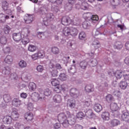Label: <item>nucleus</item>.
Listing matches in <instances>:
<instances>
[{
    "label": "nucleus",
    "instance_id": "1",
    "mask_svg": "<svg viewBox=\"0 0 129 129\" xmlns=\"http://www.w3.org/2000/svg\"><path fill=\"white\" fill-rule=\"evenodd\" d=\"M58 120L60 122H62V124L64 127H68L69 124H71L68 118H71L72 117V114L70 112L67 111L66 113H60L57 116Z\"/></svg>",
    "mask_w": 129,
    "mask_h": 129
},
{
    "label": "nucleus",
    "instance_id": "2",
    "mask_svg": "<svg viewBox=\"0 0 129 129\" xmlns=\"http://www.w3.org/2000/svg\"><path fill=\"white\" fill-rule=\"evenodd\" d=\"M55 16H54V14L53 13H48L46 15V17L43 18L42 25L44 26H49V23L51 22V21H53Z\"/></svg>",
    "mask_w": 129,
    "mask_h": 129
},
{
    "label": "nucleus",
    "instance_id": "3",
    "mask_svg": "<svg viewBox=\"0 0 129 129\" xmlns=\"http://www.w3.org/2000/svg\"><path fill=\"white\" fill-rule=\"evenodd\" d=\"M39 94L37 92H34L31 94V99L33 101H38L40 99H43L44 98V94L41 92H39Z\"/></svg>",
    "mask_w": 129,
    "mask_h": 129
},
{
    "label": "nucleus",
    "instance_id": "4",
    "mask_svg": "<svg viewBox=\"0 0 129 129\" xmlns=\"http://www.w3.org/2000/svg\"><path fill=\"white\" fill-rule=\"evenodd\" d=\"M61 22L63 26H68V25H70L72 23V20L70 19V17L64 16L62 18Z\"/></svg>",
    "mask_w": 129,
    "mask_h": 129
},
{
    "label": "nucleus",
    "instance_id": "5",
    "mask_svg": "<svg viewBox=\"0 0 129 129\" xmlns=\"http://www.w3.org/2000/svg\"><path fill=\"white\" fill-rule=\"evenodd\" d=\"M24 20L25 24H32L34 21V17L33 15L26 14L24 17Z\"/></svg>",
    "mask_w": 129,
    "mask_h": 129
},
{
    "label": "nucleus",
    "instance_id": "6",
    "mask_svg": "<svg viewBox=\"0 0 129 129\" xmlns=\"http://www.w3.org/2000/svg\"><path fill=\"white\" fill-rule=\"evenodd\" d=\"M12 38L15 42H20L22 40V34L21 33H14L12 34Z\"/></svg>",
    "mask_w": 129,
    "mask_h": 129
},
{
    "label": "nucleus",
    "instance_id": "7",
    "mask_svg": "<svg viewBox=\"0 0 129 129\" xmlns=\"http://www.w3.org/2000/svg\"><path fill=\"white\" fill-rule=\"evenodd\" d=\"M49 66L50 68H52L50 70V75H51V76L52 77H57V76H58V72L57 70L54 69V64H50Z\"/></svg>",
    "mask_w": 129,
    "mask_h": 129
},
{
    "label": "nucleus",
    "instance_id": "8",
    "mask_svg": "<svg viewBox=\"0 0 129 129\" xmlns=\"http://www.w3.org/2000/svg\"><path fill=\"white\" fill-rule=\"evenodd\" d=\"M70 94L73 98H77L79 95L78 94V90L76 88H72L70 90Z\"/></svg>",
    "mask_w": 129,
    "mask_h": 129
},
{
    "label": "nucleus",
    "instance_id": "9",
    "mask_svg": "<svg viewBox=\"0 0 129 129\" xmlns=\"http://www.w3.org/2000/svg\"><path fill=\"white\" fill-rule=\"evenodd\" d=\"M3 121L5 124H11L13 121V118L11 116H5L3 119Z\"/></svg>",
    "mask_w": 129,
    "mask_h": 129
},
{
    "label": "nucleus",
    "instance_id": "10",
    "mask_svg": "<svg viewBox=\"0 0 129 129\" xmlns=\"http://www.w3.org/2000/svg\"><path fill=\"white\" fill-rule=\"evenodd\" d=\"M39 92H41V93H42V94L44 95V98L45 97V96H50L52 95V91H51V90L49 89H46L44 90V92L43 90L39 89Z\"/></svg>",
    "mask_w": 129,
    "mask_h": 129
},
{
    "label": "nucleus",
    "instance_id": "11",
    "mask_svg": "<svg viewBox=\"0 0 129 129\" xmlns=\"http://www.w3.org/2000/svg\"><path fill=\"white\" fill-rule=\"evenodd\" d=\"M53 100L55 103H61L62 100V96L59 94H56L53 96Z\"/></svg>",
    "mask_w": 129,
    "mask_h": 129
},
{
    "label": "nucleus",
    "instance_id": "12",
    "mask_svg": "<svg viewBox=\"0 0 129 129\" xmlns=\"http://www.w3.org/2000/svg\"><path fill=\"white\" fill-rule=\"evenodd\" d=\"M83 104L84 107H89V106H91V105H92V100H91V98H87L83 102Z\"/></svg>",
    "mask_w": 129,
    "mask_h": 129
},
{
    "label": "nucleus",
    "instance_id": "13",
    "mask_svg": "<svg viewBox=\"0 0 129 129\" xmlns=\"http://www.w3.org/2000/svg\"><path fill=\"white\" fill-rule=\"evenodd\" d=\"M67 105L70 108L73 109L76 106V102L75 100L69 99L68 100Z\"/></svg>",
    "mask_w": 129,
    "mask_h": 129
},
{
    "label": "nucleus",
    "instance_id": "14",
    "mask_svg": "<svg viewBox=\"0 0 129 129\" xmlns=\"http://www.w3.org/2000/svg\"><path fill=\"white\" fill-rule=\"evenodd\" d=\"M10 19L9 15H6L3 13H0V23H6L7 20Z\"/></svg>",
    "mask_w": 129,
    "mask_h": 129
},
{
    "label": "nucleus",
    "instance_id": "15",
    "mask_svg": "<svg viewBox=\"0 0 129 129\" xmlns=\"http://www.w3.org/2000/svg\"><path fill=\"white\" fill-rule=\"evenodd\" d=\"M101 117L103 120H109L110 114L108 112H104L101 114Z\"/></svg>",
    "mask_w": 129,
    "mask_h": 129
},
{
    "label": "nucleus",
    "instance_id": "16",
    "mask_svg": "<svg viewBox=\"0 0 129 129\" xmlns=\"http://www.w3.org/2000/svg\"><path fill=\"white\" fill-rule=\"evenodd\" d=\"M121 119L123 121H126L128 122L129 121V113L127 112H125L123 113L121 115Z\"/></svg>",
    "mask_w": 129,
    "mask_h": 129
},
{
    "label": "nucleus",
    "instance_id": "17",
    "mask_svg": "<svg viewBox=\"0 0 129 129\" xmlns=\"http://www.w3.org/2000/svg\"><path fill=\"white\" fill-rule=\"evenodd\" d=\"M14 60V58L11 55H8L5 58V62L7 64H12L13 61Z\"/></svg>",
    "mask_w": 129,
    "mask_h": 129
},
{
    "label": "nucleus",
    "instance_id": "18",
    "mask_svg": "<svg viewBox=\"0 0 129 129\" xmlns=\"http://www.w3.org/2000/svg\"><path fill=\"white\" fill-rule=\"evenodd\" d=\"M25 119H26V120H27V121H30L32 120L33 118H34L33 113L29 112H27L25 114Z\"/></svg>",
    "mask_w": 129,
    "mask_h": 129
},
{
    "label": "nucleus",
    "instance_id": "19",
    "mask_svg": "<svg viewBox=\"0 0 129 129\" xmlns=\"http://www.w3.org/2000/svg\"><path fill=\"white\" fill-rule=\"evenodd\" d=\"M28 87L30 91H35V90H36V88H37L36 84H35L34 82L29 83Z\"/></svg>",
    "mask_w": 129,
    "mask_h": 129
},
{
    "label": "nucleus",
    "instance_id": "20",
    "mask_svg": "<svg viewBox=\"0 0 129 129\" xmlns=\"http://www.w3.org/2000/svg\"><path fill=\"white\" fill-rule=\"evenodd\" d=\"M78 34V30H77V29L73 27L70 29V35L73 37H75L76 36H77Z\"/></svg>",
    "mask_w": 129,
    "mask_h": 129
},
{
    "label": "nucleus",
    "instance_id": "21",
    "mask_svg": "<svg viewBox=\"0 0 129 129\" xmlns=\"http://www.w3.org/2000/svg\"><path fill=\"white\" fill-rule=\"evenodd\" d=\"M94 109L96 112H100L102 110V106L100 104H96L94 105Z\"/></svg>",
    "mask_w": 129,
    "mask_h": 129
},
{
    "label": "nucleus",
    "instance_id": "22",
    "mask_svg": "<svg viewBox=\"0 0 129 129\" xmlns=\"http://www.w3.org/2000/svg\"><path fill=\"white\" fill-rule=\"evenodd\" d=\"M119 108V107H118L117 104L115 103H111L110 109L112 110V111H117V110H118Z\"/></svg>",
    "mask_w": 129,
    "mask_h": 129
},
{
    "label": "nucleus",
    "instance_id": "23",
    "mask_svg": "<svg viewBox=\"0 0 129 129\" xmlns=\"http://www.w3.org/2000/svg\"><path fill=\"white\" fill-rule=\"evenodd\" d=\"M12 118L14 120H18L20 117V114L17 111H13L12 114Z\"/></svg>",
    "mask_w": 129,
    "mask_h": 129
},
{
    "label": "nucleus",
    "instance_id": "24",
    "mask_svg": "<svg viewBox=\"0 0 129 129\" xmlns=\"http://www.w3.org/2000/svg\"><path fill=\"white\" fill-rule=\"evenodd\" d=\"M12 103L14 106L17 107L18 106H20L22 104V101L20 100L19 99H14Z\"/></svg>",
    "mask_w": 129,
    "mask_h": 129
},
{
    "label": "nucleus",
    "instance_id": "25",
    "mask_svg": "<svg viewBox=\"0 0 129 129\" xmlns=\"http://www.w3.org/2000/svg\"><path fill=\"white\" fill-rule=\"evenodd\" d=\"M81 10H83V11L88 10V4L85 1L81 2Z\"/></svg>",
    "mask_w": 129,
    "mask_h": 129
},
{
    "label": "nucleus",
    "instance_id": "26",
    "mask_svg": "<svg viewBox=\"0 0 129 129\" xmlns=\"http://www.w3.org/2000/svg\"><path fill=\"white\" fill-rule=\"evenodd\" d=\"M119 85L121 89L124 90L126 89V88L127 87V83L125 81H121L120 82Z\"/></svg>",
    "mask_w": 129,
    "mask_h": 129
},
{
    "label": "nucleus",
    "instance_id": "27",
    "mask_svg": "<svg viewBox=\"0 0 129 129\" xmlns=\"http://www.w3.org/2000/svg\"><path fill=\"white\" fill-rule=\"evenodd\" d=\"M3 73L4 75H10V74H11V68L9 67L4 68L3 71Z\"/></svg>",
    "mask_w": 129,
    "mask_h": 129
},
{
    "label": "nucleus",
    "instance_id": "28",
    "mask_svg": "<svg viewBox=\"0 0 129 129\" xmlns=\"http://www.w3.org/2000/svg\"><path fill=\"white\" fill-rule=\"evenodd\" d=\"M51 51L54 55H58L60 53V49L57 47H52L51 49Z\"/></svg>",
    "mask_w": 129,
    "mask_h": 129
},
{
    "label": "nucleus",
    "instance_id": "29",
    "mask_svg": "<svg viewBox=\"0 0 129 129\" xmlns=\"http://www.w3.org/2000/svg\"><path fill=\"white\" fill-rule=\"evenodd\" d=\"M58 79L61 81H66L68 79V76L64 73L60 74L58 76Z\"/></svg>",
    "mask_w": 129,
    "mask_h": 129
},
{
    "label": "nucleus",
    "instance_id": "30",
    "mask_svg": "<svg viewBox=\"0 0 129 129\" xmlns=\"http://www.w3.org/2000/svg\"><path fill=\"white\" fill-rule=\"evenodd\" d=\"M114 49H116L117 50H120L122 48V44L121 42L119 41L116 42L113 46Z\"/></svg>",
    "mask_w": 129,
    "mask_h": 129
},
{
    "label": "nucleus",
    "instance_id": "31",
    "mask_svg": "<svg viewBox=\"0 0 129 129\" xmlns=\"http://www.w3.org/2000/svg\"><path fill=\"white\" fill-rule=\"evenodd\" d=\"M50 82L52 86H57V85H59V84H60V82H59V80L56 78L52 79L50 80Z\"/></svg>",
    "mask_w": 129,
    "mask_h": 129
},
{
    "label": "nucleus",
    "instance_id": "32",
    "mask_svg": "<svg viewBox=\"0 0 129 129\" xmlns=\"http://www.w3.org/2000/svg\"><path fill=\"white\" fill-rule=\"evenodd\" d=\"M8 43V38L5 36H3L0 38V44L2 45H7Z\"/></svg>",
    "mask_w": 129,
    "mask_h": 129
},
{
    "label": "nucleus",
    "instance_id": "33",
    "mask_svg": "<svg viewBox=\"0 0 129 129\" xmlns=\"http://www.w3.org/2000/svg\"><path fill=\"white\" fill-rule=\"evenodd\" d=\"M27 62L24 60H20L18 63V66L20 68H26L27 67Z\"/></svg>",
    "mask_w": 129,
    "mask_h": 129
},
{
    "label": "nucleus",
    "instance_id": "34",
    "mask_svg": "<svg viewBox=\"0 0 129 129\" xmlns=\"http://www.w3.org/2000/svg\"><path fill=\"white\" fill-rule=\"evenodd\" d=\"M122 75H123V72L121 70L117 71L115 74V77L117 78L118 79H120L122 77Z\"/></svg>",
    "mask_w": 129,
    "mask_h": 129
},
{
    "label": "nucleus",
    "instance_id": "35",
    "mask_svg": "<svg viewBox=\"0 0 129 129\" xmlns=\"http://www.w3.org/2000/svg\"><path fill=\"white\" fill-rule=\"evenodd\" d=\"M49 3H51V4H56L57 6H60V5H62V3L63 0H47Z\"/></svg>",
    "mask_w": 129,
    "mask_h": 129
},
{
    "label": "nucleus",
    "instance_id": "36",
    "mask_svg": "<svg viewBox=\"0 0 129 129\" xmlns=\"http://www.w3.org/2000/svg\"><path fill=\"white\" fill-rule=\"evenodd\" d=\"M62 33L64 36L68 37L70 35V28L65 27L63 30Z\"/></svg>",
    "mask_w": 129,
    "mask_h": 129
},
{
    "label": "nucleus",
    "instance_id": "37",
    "mask_svg": "<svg viewBox=\"0 0 129 129\" xmlns=\"http://www.w3.org/2000/svg\"><path fill=\"white\" fill-rule=\"evenodd\" d=\"M39 58L42 59L45 57V51L44 50H39L37 52Z\"/></svg>",
    "mask_w": 129,
    "mask_h": 129
},
{
    "label": "nucleus",
    "instance_id": "38",
    "mask_svg": "<svg viewBox=\"0 0 129 129\" xmlns=\"http://www.w3.org/2000/svg\"><path fill=\"white\" fill-rule=\"evenodd\" d=\"M120 123V122L119 120L114 119L111 121V125L112 126H116L117 125H118Z\"/></svg>",
    "mask_w": 129,
    "mask_h": 129
},
{
    "label": "nucleus",
    "instance_id": "39",
    "mask_svg": "<svg viewBox=\"0 0 129 129\" xmlns=\"http://www.w3.org/2000/svg\"><path fill=\"white\" fill-rule=\"evenodd\" d=\"M92 46L93 48H94L95 49H98V48H100V43L97 40H95L93 41L92 43Z\"/></svg>",
    "mask_w": 129,
    "mask_h": 129
},
{
    "label": "nucleus",
    "instance_id": "40",
    "mask_svg": "<svg viewBox=\"0 0 129 129\" xmlns=\"http://www.w3.org/2000/svg\"><path fill=\"white\" fill-rule=\"evenodd\" d=\"M80 67L81 69H86V67H87V62L86 61H82L80 63Z\"/></svg>",
    "mask_w": 129,
    "mask_h": 129
},
{
    "label": "nucleus",
    "instance_id": "41",
    "mask_svg": "<svg viewBox=\"0 0 129 129\" xmlns=\"http://www.w3.org/2000/svg\"><path fill=\"white\" fill-rule=\"evenodd\" d=\"M3 98L6 102H10L11 101V96L10 94H5L3 96Z\"/></svg>",
    "mask_w": 129,
    "mask_h": 129
},
{
    "label": "nucleus",
    "instance_id": "42",
    "mask_svg": "<svg viewBox=\"0 0 129 129\" xmlns=\"http://www.w3.org/2000/svg\"><path fill=\"white\" fill-rule=\"evenodd\" d=\"M2 8L4 10L8 11L9 9V3L7 1H3L2 2Z\"/></svg>",
    "mask_w": 129,
    "mask_h": 129
},
{
    "label": "nucleus",
    "instance_id": "43",
    "mask_svg": "<svg viewBox=\"0 0 129 129\" xmlns=\"http://www.w3.org/2000/svg\"><path fill=\"white\" fill-rule=\"evenodd\" d=\"M28 49L30 52H35L37 50V47L33 44H30Z\"/></svg>",
    "mask_w": 129,
    "mask_h": 129
},
{
    "label": "nucleus",
    "instance_id": "44",
    "mask_svg": "<svg viewBox=\"0 0 129 129\" xmlns=\"http://www.w3.org/2000/svg\"><path fill=\"white\" fill-rule=\"evenodd\" d=\"M92 16V14L91 13H84L83 14V17L84 19H86V20H89L90 21V19L91 18V17Z\"/></svg>",
    "mask_w": 129,
    "mask_h": 129
},
{
    "label": "nucleus",
    "instance_id": "45",
    "mask_svg": "<svg viewBox=\"0 0 129 129\" xmlns=\"http://www.w3.org/2000/svg\"><path fill=\"white\" fill-rule=\"evenodd\" d=\"M113 94L114 95V96H116V97H118L119 98L121 97V92H120L119 90H115L113 92Z\"/></svg>",
    "mask_w": 129,
    "mask_h": 129
},
{
    "label": "nucleus",
    "instance_id": "46",
    "mask_svg": "<svg viewBox=\"0 0 129 129\" xmlns=\"http://www.w3.org/2000/svg\"><path fill=\"white\" fill-rule=\"evenodd\" d=\"M46 12H47V8L44 7L40 8L39 11L40 15H46Z\"/></svg>",
    "mask_w": 129,
    "mask_h": 129
},
{
    "label": "nucleus",
    "instance_id": "47",
    "mask_svg": "<svg viewBox=\"0 0 129 129\" xmlns=\"http://www.w3.org/2000/svg\"><path fill=\"white\" fill-rule=\"evenodd\" d=\"M90 61V65L91 67H95V66L97 65V60H96V59H91Z\"/></svg>",
    "mask_w": 129,
    "mask_h": 129
},
{
    "label": "nucleus",
    "instance_id": "48",
    "mask_svg": "<svg viewBox=\"0 0 129 129\" xmlns=\"http://www.w3.org/2000/svg\"><path fill=\"white\" fill-rule=\"evenodd\" d=\"M86 38V34L84 32H81L79 35V39L80 40H84Z\"/></svg>",
    "mask_w": 129,
    "mask_h": 129
},
{
    "label": "nucleus",
    "instance_id": "49",
    "mask_svg": "<svg viewBox=\"0 0 129 129\" xmlns=\"http://www.w3.org/2000/svg\"><path fill=\"white\" fill-rule=\"evenodd\" d=\"M98 20V16L97 15H92L91 17L90 21H91L93 23H95Z\"/></svg>",
    "mask_w": 129,
    "mask_h": 129
},
{
    "label": "nucleus",
    "instance_id": "50",
    "mask_svg": "<svg viewBox=\"0 0 129 129\" xmlns=\"http://www.w3.org/2000/svg\"><path fill=\"white\" fill-rule=\"evenodd\" d=\"M4 31L5 34H6V35H8V34H10V32H11V28H10V26L7 25L4 27Z\"/></svg>",
    "mask_w": 129,
    "mask_h": 129
},
{
    "label": "nucleus",
    "instance_id": "51",
    "mask_svg": "<svg viewBox=\"0 0 129 129\" xmlns=\"http://www.w3.org/2000/svg\"><path fill=\"white\" fill-rule=\"evenodd\" d=\"M85 116V115H84V113L82 112H79L77 114V117L78 118V119H80L81 120L83 117Z\"/></svg>",
    "mask_w": 129,
    "mask_h": 129
},
{
    "label": "nucleus",
    "instance_id": "52",
    "mask_svg": "<svg viewBox=\"0 0 129 129\" xmlns=\"http://www.w3.org/2000/svg\"><path fill=\"white\" fill-rule=\"evenodd\" d=\"M85 89L86 92H88V93L92 92V90H93V89L92 88V87H91V85H87L85 87Z\"/></svg>",
    "mask_w": 129,
    "mask_h": 129
},
{
    "label": "nucleus",
    "instance_id": "53",
    "mask_svg": "<svg viewBox=\"0 0 129 129\" xmlns=\"http://www.w3.org/2000/svg\"><path fill=\"white\" fill-rule=\"evenodd\" d=\"M111 4L113 7H117L119 5V0H111Z\"/></svg>",
    "mask_w": 129,
    "mask_h": 129
},
{
    "label": "nucleus",
    "instance_id": "54",
    "mask_svg": "<svg viewBox=\"0 0 129 129\" xmlns=\"http://www.w3.org/2000/svg\"><path fill=\"white\" fill-rule=\"evenodd\" d=\"M83 28L84 29H87L89 26H90V23L88 21H85L82 24Z\"/></svg>",
    "mask_w": 129,
    "mask_h": 129
},
{
    "label": "nucleus",
    "instance_id": "55",
    "mask_svg": "<svg viewBox=\"0 0 129 129\" xmlns=\"http://www.w3.org/2000/svg\"><path fill=\"white\" fill-rule=\"evenodd\" d=\"M3 52L5 54H10L11 53V47L6 46L3 48Z\"/></svg>",
    "mask_w": 129,
    "mask_h": 129
},
{
    "label": "nucleus",
    "instance_id": "56",
    "mask_svg": "<svg viewBox=\"0 0 129 129\" xmlns=\"http://www.w3.org/2000/svg\"><path fill=\"white\" fill-rule=\"evenodd\" d=\"M54 87H55L54 89L55 92H56V93H60V92H61V87H60V84H59L58 85Z\"/></svg>",
    "mask_w": 129,
    "mask_h": 129
},
{
    "label": "nucleus",
    "instance_id": "57",
    "mask_svg": "<svg viewBox=\"0 0 129 129\" xmlns=\"http://www.w3.org/2000/svg\"><path fill=\"white\" fill-rule=\"evenodd\" d=\"M51 11L56 13L59 11V8L56 6L51 5Z\"/></svg>",
    "mask_w": 129,
    "mask_h": 129
},
{
    "label": "nucleus",
    "instance_id": "58",
    "mask_svg": "<svg viewBox=\"0 0 129 129\" xmlns=\"http://www.w3.org/2000/svg\"><path fill=\"white\" fill-rule=\"evenodd\" d=\"M64 8L67 11H71L72 10V4L68 3L64 6Z\"/></svg>",
    "mask_w": 129,
    "mask_h": 129
},
{
    "label": "nucleus",
    "instance_id": "59",
    "mask_svg": "<svg viewBox=\"0 0 129 129\" xmlns=\"http://www.w3.org/2000/svg\"><path fill=\"white\" fill-rule=\"evenodd\" d=\"M22 42L23 45H27L28 43H30V39L28 38H24L22 40Z\"/></svg>",
    "mask_w": 129,
    "mask_h": 129
},
{
    "label": "nucleus",
    "instance_id": "60",
    "mask_svg": "<svg viewBox=\"0 0 129 129\" xmlns=\"http://www.w3.org/2000/svg\"><path fill=\"white\" fill-rule=\"evenodd\" d=\"M106 99L107 101H112L113 99V97L110 94L107 95L106 97Z\"/></svg>",
    "mask_w": 129,
    "mask_h": 129
},
{
    "label": "nucleus",
    "instance_id": "61",
    "mask_svg": "<svg viewBox=\"0 0 129 129\" xmlns=\"http://www.w3.org/2000/svg\"><path fill=\"white\" fill-rule=\"evenodd\" d=\"M69 72L70 73H72V74H74L75 72H76V70L75 69V68H73L72 67H71L69 69H68Z\"/></svg>",
    "mask_w": 129,
    "mask_h": 129
},
{
    "label": "nucleus",
    "instance_id": "62",
    "mask_svg": "<svg viewBox=\"0 0 129 129\" xmlns=\"http://www.w3.org/2000/svg\"><path fill=\"white\" fill-rule=\"evenodd\" d=\"M36 69L38 72H42L44 70V67L42 66L39 65L37 67Z\"/></svg>",
    "mask_w": 129,
    "mask_h": 129
},
{
    "label": "nucleus",
    "instance_id": "63",
    "mask_svg": "<svg viewBox=\"0 0 129 129\" xmlns=\"http://www.w3.org/2000/svg\"><path fill=\"white\" fill-rule=\"evenodd\" d=\"M34 109V106L33 105V103H29L28 104V110H33Z\"/></svg>",
    "mask_w": 129,
    "mask_h": 129
},
{
    "label": "nucleus",
    "instance_id": "64",
    "mask_svg": "<svg viewBox=\"0 0 129 129\" xmlns=\"http://www.w3.org/2000/svg\"><path fill=\"white\" fill-rule=\"evenodd\" d=\"M31 58L32 60H37L38 58H39L37 52L31 55Z\"/></svg>",
    "mask_w": 129,
    "mask_h": 129
}]
</instances>
